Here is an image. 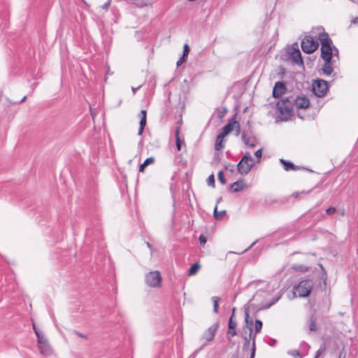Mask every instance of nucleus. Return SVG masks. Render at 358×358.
<instances>
[{"label":"nucleus","mask_w":358,"mask_h":358,"mask_svg":"<svg viewBox=\"0 0 358 358\" xmlns=\"http://www.w3.org/2000/svg\"><path fill=\"white\" fill-rule=\"evenodd\" d=\"M313 33L315 34V36L321 43V57L323 60L332 59L334 55H338V50L333 49L331 47L332 41L328 34H327L322 27L316 28L313 30Z\"/></svg>","instance_id":"f257e3e1"},{"label":"nucleus","mask_w":358,"mask_h":358,"mask_svg":"<svg viewBox=\"0 0 358 358\" xmlns=\"http://www.w3.org/2000/svg\"><path fill=\"white\" fill-rule=\"evenodd\" d=\"M255 165V162L250 152H246L237 165L238 172L241 175H247Z\"/></svg>","instance_id":"f03ea898"},{"label":"nucleus","mask_w":358,"mask_h":358,"mask_svg":"<svg viewBox=\"0 0 358 358\" xmlns=\"http://www.w3.org/2000/svg\"><path fill=\"white\" fill-rule=\"evenodd\" d=\"M241 336L245 341V343L243 348V351L245 352L249 350L251 345V353L250 358H255L256 350L255 334H253V333H248L245 329H243L241 333Z\"/></svg>","instance_id":"7ed1b4c3"},{"label":"nucleus","mask_w":358,"mask_h":358,"mask_svg":"<svg viewBox=\"0 0 358 358\" xmlns=\"http://www.w3.org/2000/svg\"><path fill=\"white\" fill-rule=\"evenodd\" d=\"M313 287V282L312 280H303L294 287V294L299 297H307L310 294Z\"/></svg>","instance_id":"20e7f679"},{"label":"nucleus","mask_w":358,"mask_h":358,"mask_svg":"<svg viewBox=\"0 0 358 358\" xmlns=\"http://www.w3.org/2000/svg\"><path fill=\"white\" fill-rule=\"evenodd\" d=\"M145 283L150 287H160L162 285V276L159 271H153L148 273L145 278Z\"/></svg>","instance_id":"39448f33"},{"label":"nucleus","mask_w":358,"mask_h":358,"mask_svg":"<svg viewBox=\"0 0 358 358\" xmlns=\"http://www.w3.org/2000/svg\"><path fill=\"white\" fill-rule=\"evenodd\" d=\"M318 43L313 36H306L301 41V49L306 54L314 52L318 48Z\"/></svg>","instance_id":"423d86ee"},{"label":"nucleus","mask_w":358,"mask_h":358,"mask_svg":"<svg viewBox=\"0 0 358 358\" xmlns=\"http://www.w3.org/2000/svg\"><path fill=\"white\" fill-rule=\"evenodd\" d=\"M294 97L285 98L277 103V107L282 114H289L293 110Z\"/></svg>","instance_id":"0eeeda50"},{"label":"nucleus","mask_w":358,"mask_h":358,"mask_svg":"<svg viewBox=\"0 0 358 358\" xmlns=\"http://www.w3.org/2000/svg\"><path fill=\"white\" fill-rule=\"evenodd\" d=\"M313 93L318 97H323L328 90L327 82L322 79L315 80L312 85Z\"/></svg>","instance_id":"6e6552de"},{"label":"nucleus","mask_w":358,"mask_h":358,"mask_svg":"<svg viewBox=\"0 0 358 358\" xmlns=\"http://www.w3.org/2000/svg\"><path fill=\"white\" fill-rule=\"evenodd\" d=\"M38 348L43 355L49 356L52 353V349L45 336L38 335L37 338Z\"/></svg>","instance_id":"1a4fd4ad"},{"label":"nucleus","mask_w":358,"mask_h":358,"mask_svg":"<svg viewBox=\"0 0 358 358\" xmlns=\"http://www.w3.org/2000/svg\"><path fill=\"white\" fill-rule=\"evenodd\" d=\"M219 327V322H216L212 326H210L203 335V338L206 339L207 342H210L214 339L215 334Z\"/></svg>","instance_id":"9d476101"},{"label":"nucleus","mask_w":358,"mask_h":358,"mask_svg":"<svg viewBox=\"0 0 358 358\" xmlns=\"http://www.w3.org/2000/svg\"><path fill=\"white\" fill-rule=\"evenodd\" d=\"M286 91V86L283 82H277L275 84V86L273 90V96L275 98L280 97L282 94H285Z\"/></svg>","instance_id":"9b49d317"},{"label":"nucleus","mask_w":358,"mask_h":358,"mask_svg":"<svg viewBox=\"0 0 358 358\" xmlns=\"http://www.w3.org/2000/svg\"><path fill=\"white\" fill-rule=\"evenodd\" d=\"M294 103L297 108L306 109L310 106V101L306 96L294 97Z\"/></svg>","instance_id":"f8f14e48"},{"label":"nucleus","mask_w":358,"mask_h":358,"mask_svg":"<svg viewBox=\"0 0 358 358\" xmlns=\"http://www.w3.org/2000/svg\"><path fill=\"white\" fill-rule=\"evenodd\" d=\"M236 127L238 129H240V124L237 121H235L234 120H230V122L225 125L222 131V133L227 136L228 135L232 130L234 129V128Z\"/></svg>","instance_id":"ddd939ff"},{"label":"nucleus","mask_w":358,"mask_h":358,"mask_svg":"<svg viewBox=\"0 0 358 358\" xmlns=\"http://www.w3.org/2000/svg\"><path fill=\"white\" fill-rule=\"evenodd\" d=\"M243 329H245L248 333H252L253 331V320L250 317L249 312L247 309L245 310V325Z\"/></svg>","instance_id":"4468645a"},{"label":"nucleus","mask_w":358,"mask_h":358,"mask_svg":"<svg viewBox=\"0 0 358 358\" xmlns=\"http://www.w3.org/2000/svg\"><path fill=\"white\" fill-rule=\"evenodd\" d=\"M140 123H139V129H138V135H141L144 130V128L146 125V117H147V112L145 110H141L140 114Z\"/></svg>","instance_id":"2eb2a0df"},{"label":"nucleus","mask_w":358,"mask_h":358,"mask_svg":"<svg viewBox=\"0 0 358 358\" xmlns=\"http://www.w3.org/2000/svg\"><path fill=\"white\" fill-rule=\"evenodd\" d=\"M241 138L245 145L248 147L254 148L257 144V140L255 137L248 136L245 133L242 134Z\"/></svg>","instance_id":"dca6fc26"},{"label":"nucleus","mask_w":358,"mask_h":358,"mask_svg":"<svg viewBox=\"0 0 358 358\" xmlns=\"http://www.w3.org/2000/svg\"><path fill=\"white\" fill-rule=\"evenodd\" d=\"M245 187V182L243 180H239L231 185L230 189L233 192H238L243 190Z\"/></svg>","instance_id":"f3484780"},{"label":"nucleus","mask_w":358,"mask_h":358,"mask_svg":"<svg viewBox=\"0 0 358 358\" xmlns=\"http://www.w3.org/2000/svg\"><path fill=\"white\" fill-rule=\"evenodd\" d=\"M324 64L322 68V73L327 76H329L333 72L331 67V59L324 60Z\"/></svg>","instance_id":"a211bd4d"},{"label":"nucleus","mask_w":358,"mask_h":358,"mask_svg":"<svg viewBox=\"0 0 358 358\" xmlns=\"http://www.w3.org/2000/svg\"><path fill=\"white\" fill-rule=\"evenodd\" d=\"M225 136L222 132L217 136L215 145L216 150H220L224 148V138Z\"/></svg>","instance_id":"6ab92c4d"},{"label":"nucleus","mask_w":358,"mask_h":358,"mask_svg":"<svg viewBox=\"0 0 358 358\" xmlns=\"http://www.w3.org/2000/svg\"><path fill=\"white\" fill-rule=\"evenodd\" d=\"M280 162L282 164H283L284 169L285 171L296 170L297 169L296 166L294 164H292V162H287L283 159H280Z\"/></svg>","instance_id":"aec40b11"},{"label":"nucleus","mask_w":358,"mask_h":358,"mask_svg":"<svg viewBox=\"0 0 358 358\" xmlns=\"http://www.w3.org/2000/svg\"><path fill=\"white\" fill-rule=\"evenodd\" d=\"M154 162H155V158H154V157H148V158H147V159L144 161V162H143L142 164H141V165H140V166H139V171H140V172H143V171H144L145 168L147 166H148V165H150V164H153V163H154Z\"/></svg>","instance_id":"412c9836"},{"label":"nucleus","mask_w":358,"mask_h":358,"mask_svg":"<svg viewBox=\"0 0 358 358\" xmlns=\"http://www.w3.org/2000/svg\"><path fill=\"white\" fill-rule=\"evenodd\" d=\"M292 58L296 64H302L303 61L301 56V52L299 50H294L292 53Z\"/></svg>","instance_id":"4be33fe9"},{"label":"nucleus","mask_w":358,"mask_h":358,"mask_svg":"<svg viewBox=\"0 0 358 358\" xmlns=\"http://www.w3.org/2000/svg\"><path fill=\"white\" fill-rule=\"evenodd\" d=\"M200 268V264L199 263H195L189 269V275H192L197 273Z\"/></svg>","instance_id":"5701e85b"},{"label":"nucleus","mask_w":358,"mask_h":358,"mask_svg":"<svg viewBox=\"0 0 358 358\" xmlns=\"http://www.w3.org/2000/svg\"><path fill=\"white\" fill-rule=\"evenodd\" d=\"M220 300V298L218 296H213L212 297V301L213 302V311L215 313H218V310H219L218 303H219Z\"/></svg>","instance_id":"b1692460"},{"label":"nucleus","mask_w":358,"mask_h":358,"mask_svg":"<svg viewBox=\"0 0 358 358\" xmlns=\"http://www.w3.org/2000/svg\"><path fill=\"white\" fill-rule=\"evenodd\" d=\"M225 213H226L225 210L218 211L217 206L215 207L213 215H214V217L215 219H217V220L221 219L224 215Z\"/></svg>","instance_id":"393cba45"},{"label":"nucleus","mask_w":358,"mask_h":358,"mask_svg":"<svg viewBox=\"0 0 358 358\" xmlns=\"http://www.w3.org/2000/svg\"><path fill=\"white\" fill-rule=\"evenodd\" d=\"M262 322L259 320H255V334H257L258 333H259L262 329Z\"/></svg>","instance_id":"a878e982"},{"label":"nucleus","mask_w":358,"mask_h":358,"mask_svg":"<svg viewBox=\"0 0 358 358\" xmlns=\"http://www.w3.org/2000/svg\"><path fill=\"white\" fill-rule=\"evenodd\" d=\"M292 268L295 271H301V272H306V271H308V267L307 266H306L304 265H301V264H294L292 266Z\"/></svg>","instance_id":"bb28decb"},{"label":"nucleus","mask_w":358,"mask_h":358,"mask_svg":"<svg viewBox=\"0 0 358 358\" xmlns=\"http://www.w3.org/2000/svg\"><path fill=\"white\" fill-rule=\"evenodd\" d=\"M288 354L294 358H301V355L296 350H292L288 352Z\"/></svg>","instance_id":"cd10ccee"},{"label":"nucleus","mask_w":358,"mask_h":358,"mask_svg":"<svg viewBox=\"0 0 358 358\" xmlns=\"http://www.w3.org/2000/svg\"><path fill=\"white\" fill-rule=\"evenodd\" d=\"M181 141L179 138V131L178 129L176 130V147L178 150H180L181 149Z\"/></svg>","instance_id":"c85d7f7f"},{"label":"nucleus","mask_w":358,"mask_h":358,"mask_svg":"<svg viewBox=\"0 0 358 358\" xmlns=\"http://www.w3.org/2000/svg\"><path fill=\"white\" fill-rule=\"evenodd\" d=\"M228 329H236V322L234 319L229 318L228 322Z\"/></svg>","instance_id":"c756f323"},{"label":"nucleus","mask_w":358,"mask_h":358,"mask_svg":"<svg viewBox=\"0 0 358 358\" xmlns=\"http://www.w3.org/2000/svg\"><path fill=\"white\" fill-rule=\"evenodd\" d=\"M189 52V47L187 44H185L183 47V54L182 56L184 58H187V56Z\"/></svg>","instance_id":"7c9ffc66"},{"label":"nucleus","mask_w":358,"mask_h":358,"mask_svg":"<svg viewBox=\"0 0 358 358\" xmlns=\"http://www.w3.org/2000/svg\"><path fill=\"white\" fill-rule=\"evenodd\" d=\"M207 182H208V185L209 186H212V187H214L215 186V178H214V176L212 174L210 175L208 180H207Z\"/></svg>","instance_id":"2f4dec72"},{"label":"nucleus","mask_w":358,"mask_h":358,"mask_svg":"<svg viewBox=\"0 0 358 358\" xmlns=\"http://www.w3.org/2000/svg\"><path fill=\"white\" fill-rule=\"evenodd\" d=\"M325 349H326L325 346L324 345H322L317 350L315 358H319V357L324 352Z\"/></svg>","instance_id":"473e14b6"},{"label":"nucleus","mask_w":358,"mask_h":358,"mask_svg":"<svg viewBox=\"0 0 358 358\" xmlns=\"http://www.w3.org/2000/svg\"><path fill=\"white\" fill-rule=\"evenodd\" d=\"M218 180H220V182L222 184H225L226 183V180L224 178V174H223L222 171H220L218 173Z\"/></svg>","instance_id":"72a5a7b5"},{"label":"nucleus","mask_w":358,"mask_h":358,"mask_svg":"<svg viewBox=\"0 0 358 358\" xmlns=\"http://www.w3.org/2000/svg\"><path fill=\"white\" fill-rule=\"evenodd\" d=\"M237 334L236 329H228L227 335L231 337H234Z\"/></svg>","instance_id":"f704fd0d"},{"label":"nucleus","mask_w":358,"mask_h":358,"mask_svg":"<svg viewBox=\"0 0 358 358\" xmlns=\"http://www.w3.org/2000/svg\"><path fill=\"white\" fill-rule=\"evenodd\" d=\"M255 155L256 158L257 159V162H259L262 158V149L257 150L255 152Z\"/></svg>","instance_id":"c9c22d12"},{"label":"nucleus","mask_w":358,"mask_h":358,"mask_svg":"<svg viewBox=\"0 0 358 358\" xmlns=\"http://www.w3.org/2000/svg\"><path fill=\"white\" fill-rule=\"evenodd\" d=\"M309 329L311 331H316V325L315 321L313 319H311L310 322L309 324Z\"/></svg>","instance_id":"e433bc0d"},{"label":"nucleus","mask_w":358,"mask_h":358,"mask_svg":"<svg viewBox=\"0 0 358 358\" xmlns=\"http://www.w3.org/2000/svg\"><path fill=\"white\" fill-rule=\"evenodd\" d=\"M279 299H280V297H277V298L274 299L270 303L264 305L263 306V308H270L272 305L275 303L279 300Z\"/></svg>","instance_id":"4c0bfd02"},{"label":"nucleus","mask_w":358,"mask_h":358,"mask_svg":"<svg viewBox=\"0 0 358 358\" xmlns=\"http://www.w3.org/2000/svg\"><path fill=\"white\" fill-rule=\"evenodd\" d=\"M33 329H34V331L37 336V338H38V335L40 336H44L43 333H42L41 331H40L37 327H36L35 324L34 323L33 324Z\"/></svg>","instance_id":"58836bf2"},{"label":"nucleus","mask_w":358,"mask_h":358,"mask_svg":"<svg viewBox=\"0 0 358 358\" xmlns=\"http://www.w3.org/2000/svg\"><path fill=\"white\" fill-rule=\"evenodd\" d=\"M73 332V334H75L76 336H79V337H80V338H83L86 339V340L88 338L87 335L83 334H82V333H80V332H79V331H78L74 330Z\"/></svg>","instance_id":"ea45409f"},{"label":"nucleus","mask_w":358,"mask_h":358,"mask_svg":"<svg viewBox=\"0 0 358 358\" xmlns=\"http://www.w3.org/2000/svg\"><path fill=\"white\" fill-rule=\"evenodd\" d=\"M310 192V191H302L301 192H296L293 193L292 196L294 197H297L299 194H308Z\"/></svg>","instance_id":"a19ab883"},{"label":"nucleus","mask_w":358,"mask_h":358,"mask_svg":"<svg viewBox=\"0 0 358 358\" xmlns=\"http://www.w3.org/2000/svg\"><path fill=\"white\" fill-rule=\"evenodd\" d=\"M199 242L201 244H205L206 242V238L203 235L199 236Z\"/></svg>","instance_id":"79ce46f5"},{"label":"nucleus","mask_w":358,"mask_h":358,"mask_svg":"<svg viewBox=\"0 0 358 358\" xmlns=\"http://www.w3.org/2000/svg\"><path fill=\"white\" fill-rule=\"evenodd\" d=\"M187 58H184L182 57L178 62H177V66H180L182 63H184L186 61Z\"/></svg>","instance_id":"37998d69"},{"label":"nucleus","mask_w":358,"mask_h":358,"mask_svg":"<svg viewBox=\"0 0 358 358\" xmlns=\"http://www.w3.org/2000/svg\"><path fill=\"white\" fill-rule=\"evenodd\" d=\"M336 211V209L334 207H329L327 209L326 213L327 214H333Z\"/></svg>","instance_id":"c03bdc74"},{"label":"nucleus","mask_w":358,"mask_h":358,"mask_svg":"<svg viewBox=\"0 0 358 358\" xmlns=\"http://www.w3.org/2000/svg\"><path fill=\"white\" fill-rule=\"evenodd\" d=\"M352 24L358 25V17H356L351 20V25Z\"/></svg>","instance_id":"a18cd8bd"},{"label":"nucleus","mask_w":358,"mask_h":358,"mask_svg":"<svg viewBox=\"0 0 358 358\" xmlns=\"http://www.w3.org/2000/svg\"><path fill=\"white\" fill-rule=\"evenodd\" d=\"M141 87V85H139L138 87H132L131 90H132V92L133 94H134L136 92V90H138V89H140Z\"/></svg>","instance_id":"49530a36"},{"label":"nucleus","mask_w":358,"mask_h":358,"mask_svg":"<svg viewBox=\"0 0 358 358\" xmlns=\"http://www.w3.org/2000/svg\"><path fill=\"white\" fill-rule=\"evenodd\" d=\"M235 312H236V308H234L232 309V313H231V315L230 316L229 318H232V319H234V317H235Z\"/></svg>","instance_id":"de8ad7c7"},{"label":"nucleus","mask_w":358,"mask_h":358,"mask_svg":"<svg viewBox=\"0 0 358 358\" xmlns=\"http://www.w3.org/2000/svg\"><path fill=\"white\" fill-rule=\"evenodd\" d=\"M27 99V96H24L23 98H22V99L20 100V103H22V102H24Z\"/></svg>","instance_id":"09e8293b"},{"label":"nucleus","mask_w":358,"mask_h":358,"mask_svg":"<svg viewBox=\"0 0 358 358\" xmlns=\"http://www.w3.org/2000/svg\"><path fill=\"white\" fill-rule=\"evenodd\" d=\"M255 244V242L252 243V244L245 250V251H247L248 250H249L250 248H251Z\"/></svg>","instance_id":"8fccbe9b"},{"label":"nucleus","mask_w":358,"mask_h":358,"mask_svg":"<svg viewBox=\"0 0 358 358\" xmlns=\"http://www.w3.org/2000/svg\"><path fill=\"white\" fill-rule=\"evenodd\" d=\"M108 4H109V3H108L105 4V5H104V6H103V8H106L108 7Z\"/></svg>","instance_id":"3c124183"},{"label":"nucleus","mask_w":358,"mask_h":358,"mask_svg":"<svg viewBox=\"0 0 358 358\" xmlns=\"http://www.w3.org/2000/svg\"><path fill=\"white\" fill-rule=\"evenodd\" d=\"M221 199H222V198H221V197H220V198H219V199L217 200V203L220 202Z\"/></svg>","instance_id":"603ef678"},{"label":"nucleus","mask_w":358,"mask_h":358,"mask_svg":"<svg viewBox=\"0 0 358 358\" xmlns=\"http://www.w3.org/2000/svg\"><path fill=\"white\" fill-rule=\"evenodd\" d=\"M319 265H320V266L321 267V268L322 269V271H324V267L322 266V264H319Z\"/></svg>","instance_id":"864d4df0"},{"label":"nucleus","mask_w":358,"mask_h":358,"mask_svg":"<svg viewBox=\"0 0 358 358\" xmlns=\"http://www.w3.org/2000/svg\"><path fill=\"white\" fill-rule=\"evenodd\" d=\"M147 245H148V247H149V248L151 247V245H150V244L149 243H148Z\"/></svg>","instance_id":"5fc2aeb1"},{"label":"nucleus","mask_w":358,"mask_h":358,"mask_svg":"<svg viewBox=\"0 0 358 358\" xmlns=\"http://www.w3.org/2000/svg\"><path fill=\"white\" fill-rule=\"evenodd\" d=\"M339 358H344V357H342V354H340V355H339Z\"/></svg>","instance_id":"6e6d98bb"},{"label":"nucleus","mask_w":358,"mask_h":358,"mask_svg":"<svg viewBox=\"0 0 358 358\" xmlns=\"http://www.w3.org/2000/svg\"><path fill=\"white\" fill-rule=\"evenodd\" d=\"M350 1H352V2H356L357 1V0H350ZM357 1H358V0H357Z\"/></svg>","instance_id":"4d7b16f0"}]
</instances>
